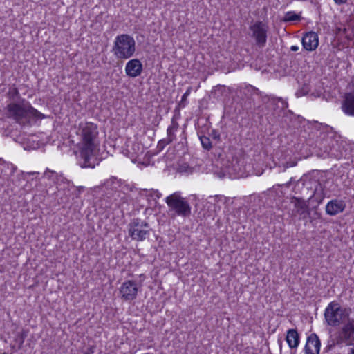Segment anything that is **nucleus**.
<instances>
[{
    "mask_svg": "<svg viewBox=\"0 0 354 354\" xmlns=\"http://www.w3.org/2000/svg\"><path fill=\"white\" fill-rule=\"evenodd\" d=\"M23 342H24V339H21V344H23Z\"/></svg>",
    "mask_w": 354,
    "mask_h": 354,
    "instance_id": "nucleus-28",
    "label": "nucleus"
},
{
    "mask_svg": "<svg viewBox=\"0 0 354 354\" xmlns=\"http://www.w3.org/2000/svg\"><path fill=\"white\" fill-rule=\"evenodd\" d=\"M112 51L118 59H128L131 58L136 52L134 38L128 34L116 36L113 41Z\"/></svg>",
    "mask_w": 354,
    "mask_h": 354,
    "instance_id": "nucleus-4",
    "label": "nucleus"
},
{
    "mask_svg": "<svg viewBox=\"0 0 354 354\" xmlns=\"http://www.w3.org/2000/svg\"><path fill=\"white\" fill-rule=\"evenodd\" d=\"M169 209L174 216L188 217L191 214L192 207L187 199L180 192H176L165 199Z\"/></svg>",
    "mask_w": 354,
    "mask_h": 354,
    "instance_id": "nucleus-5",
    "label": "nucleus"
},
{
    "mask_svg": "<svg viewBox=\"0 0 354 354\" xmlns=\"http://www.w3.org/2000/svg\"><path fill=\"white\" fill-rule=\"evenodd\" d=\"M124 71L127 76L135 78L141 75L142 64L138 59H131L126 64Z\"/></svg>",
    "mask_w": 354,
    "mask_h": 354,
    "instance_id": "nucleus-10",
    "label": "nucleus"
},
{
    "mask_svg": "<svg viewBox=\"0 0 354 354\" xmlns=\"http://www.w3.org/2000/svg\"><path fill=\"white\" fill-rule=\"evenodd\" d=\"M8 95L10 98L14 99L15 97H17L19 93L16 87H12L9 89Z\"/></svg>",
    "mask_w": 354,
    "mask_h": 354,
    "instance_id": "nucleus-22",
    "label": "nucleus"
},
{
    "mask_svg": "<svg viewBox=\"0 0 354 354\" xmlns=\"http://www.w3.org/2000/svg\"><path fill=\"white\" fill-rule=\"evenodd\" d=\"M178 129V124L176 122L172 120L171 124L167 128V136L169 142H171L175 139L176 132Z\"/></svg>",
    "mask_w": 354,
    "mask_h": 354,
    "instance_id": "nucleus-17",
    "label": "nucleus"
},
{
    "mask_svg": "<svg viewBox=\"0 0 354 354\" xmlns=\"http://www.w3.org/2000/svg\"><path fill=\"white\" fill-rule=\"evenodd\" d=\"M250 30L252 32V37L254 39L256 44L261 47L265 46L269 30L268 25L265 22L257 21L250 26Z\"/></svg>",
    "mask_w": 354,
    "mask_h": 354,
    "instance_id": "nucleus-7",
    "label": "nucleus"
},
{
    "mask_svg": "<svg viewBox=\"0 0 354 354\" xmlns=\"http://www.w3.org/2000/svg\"><path fill=\"white\" fill-rule=\"evenodd\" d=\"M324 317L331 326L343 325L334 340L335 344H342L348 340L354 333V321L349 317L348 310L337 301L330 302L325 309Z\"/></svg>",
    "mask_w": 354,
    "mask_h": 354,
    "instance_id": "nucleus-2",
    "label": "nucleus"
},
{
    "mask_svg": "<svg viewBox=\"0 0 354 354\" xmlns=\"http://www.w3.org/2000/svg\"><path fill=\"white\" fill-rule=\"evenodd\" d=\"M148 223L139 218L133 219L128 226V232L132 239L137 241H144L149 234Z\"/></svg>",
    "mask_w": 354,
    "mask_h": 354,
    "instance_id": "nucleus-6",
    "label": "nucleus"
},
{
    "mask_svg": "<svg viewBox=\"0 0 354 354\" xmlns=\"http://www.w3.org/2000/svg\"><path fill=\"white\" fill-rule=\"evenodd\" d=\"M147 196L152 197L154 200H157L162 196V194L157 189H150L147 192Z\"/></svg>",
    "mask_w": 354,
    "mask_h": 354,
    "instance_id": "nucleus-20",
    "label": "nucleus"
},
{
    "mask_svg": "<svg viewBox=\"0 0 354 354\" xmlns=\"http://www.w3.org/2000/svg\"><path fill=\"white\" fill-rule=\"evenodd\" d=\"M321 342L315 333L310 334L306 339L304 346V354H319Z\"/></svg>",
    "mask_w": 354,
    "mask_h": 354,
    "instance_id": "nucleus-9",
    "label": "nucleus"
},
{
    "mask_svg": "<svg viewBox=\"0 0 354 354\" xmlns=\"http://www.w3.org/2000/svg\"><path fill=\"white\" fill-rule=\"evenodd\" d=\"M291 203L294 205L296 212L299 215H303L308 211V204L304 199L293 197L291 199Z\"/></svg>",
    "mask_w": 354,
    "mask_h": 354,
    "instance_id": "nucleus-15",
    "label": "nucleus"
},
{
    "mask_svg": "<svg viewBox=\"0 0 354 354\" xmlns=\"http://www.w3.org/2000/svg\"><path fill=\"white\" fill-rule=\"evenodd\" d=\"M342 111L350 116H354V91L345 95L342 104Z\"/></svg>",
    "mask_w": 354,
    "mask_h": 354,
    "instance_id": "nucleus-14",
    "label": "nucleus"
},
{
    "mask_svg": "<svg viewBox=\"0 0 354 354\" xmlns=\"http://www.w3.org/2000/svg\"><path fill=\"white\" fill-rule=\"evenodd\" d=\"M192 87H188L185 93L183 95L180 102H179V106L184 108L187 104V99L192 92Z\"/></svg>",
    "mask_w": 354,
    "mask_h": 354,
    "instance_id": "nucleus-18",
    "label": "nucleus"
},
{
    "mask_svg": "<svg viewBox=\"0 0 354 354\" xmlns=\"http://www.w3.org/2000/svg\"><path fill=\"white\" fill-rule=\"evenodd\" d=\"M334 1L335 2V3L340 5L345 3L347 1V0H334Z\"/></svg>",
    "mask_w": 354,
    "mask_h": 354,
    "instance_id": "nucleus-25",
    "label": "nucleus"
},
{
    "mask_svg": "<svg viewBox=\"0 0 354 354\" xmlns=\"http://www.w3.org/2000/svg\"><path fill=\"white\" fill-rule=\"evenodd\" d=\"M350 353L354 354V347L350 349Z\"/></svg>",
    "mask_w": 354,
    "mask_h": 354,
    "instance_id": "nucleus-27",
    "label": "nucleus"
},
{
    "mask_svg": "<svg viewBox=\"0 0 354 354\" xmlns=\"http://www.w3.org/2000/svg\"><path fill=\"white\" fill-rule=\"evenodd\" d=\"M286 341L291 350L296 351L300 344V335L296 329H289L286 332Z\"/></svg>",
    "mask_w": 354,
    "mask_h": 354,
    "instance_id": "nucleus-13",
    "label": "nucleus"
},
{
    "mask_svg": "<svg viewBox=\"0 0 354 354\" xmlns=\"http://www.w3.org/2000/svg\"><path fill=\"white\" fill-rule=\"evenodd\" d=\"M44 176L49 180H53V183L59 185L62 183H65L66 182H67V179L62 175L56 173L55 171L50 170L49 169H47L45 171Z\"/></svg>",
    "mask_w": 354,
    "mask_h": 354,
    "instance_id": "nucleus-16",
    "label": "nucleus"
},
{
    "mask_svg": "<svg viewBox=\"0 0 354 354\" xmlns=\"http://www.w3.org/2000/svg\"><path fill=\"white\" fill-rule=\"evenodd\" d=\"M268 98V100H270L272 102V103H276L277 102H281L283 109L288 107L287 102L281 97L277 98V97H269Z\"/></svg>",
    "mask_w": 354,
    "mask_h": 354,
    "instance_id": "nucleus-21",
    "label": "nucleus"
},
{
    "mask_svg": "<svg viewBox=\"0 0 354 354\" xmlns=\"http://www.w3.org/2000/svg\"><path fill=\"white\" fill-rule=\"evenodd\" d=\"M238 164H239V162H238L237 160H235V162H234V160H233L232 162L231 166L232 167L233 171H236V170H237L236 167H237Z\"/></svg>",
    "mask_w": 354,
    "mask_h": 354,
    "instance_id": "nucleus-24",
    "label": "nucleus"
},
{
    "mask_svg": "<svg viewBox=\"0 0 354 354\" xmlns=\"http://www.w3.org/2000/svg\"><path fill=\"white\" fill-rule=\"evenodd\" d=\"M300 17L294 12H288L285 16V21H293L299 20Z\"/></svg>",
    "mask_w": 354,
    "mask_h": 354,
    "instance_id": "nucleus-19",
    "label": "nucleus"
},
{
    "mask_svg": "<svg viewBox=\"0 0 354 354\" xmlns=\"http://www.w3.org/2000/svg\"><path fill=\"white\" fill-rule=\"evenodd\" d=\"M7 114L8 118H12L18 123H21L24 120L32 117H39L40 113L28 102L21 99L17 102H11L8 104Z\"/></svg>",
    "mask_w": 354,
    "mask_h": 354,
    "instance_id": "nucleus-3",
    "label": "nucleus"
},
{
    "mask_svg": "<svg viewBox=\"0 0 354 354\" xmlns=\"http://www.w3.org/2000/svg\"><path fill=\"white\" fill-rule=\"evenodd\" d=\"M290 50L292 51H297L299 50V46H292L290 47Z\"/></svg>",
    "mask_w": 354,
    "mask_h": 354,
    "instance_id": "nucleus-26",
    "label": "nucleus"
},
{
    "mask_svg": "<svg viewBox=\"0 0 354 354\" xmlns=\"http://www.w3.org/2000/svg\"><path fill=\"white\" fill-rule=\"evenodd\" d=\"M139 287L136 281L127 280L124 281L119 289L121 298L125 301H132L138 295Z\"/></svg>",
    "mask_w": 354,
    "mask_h": 354,
    "instance_id": "nucleus-8",
    "label": "nucleus"
},
{
    "mask_svg": "<svg viewBox=\"0 0 354 354\" xmlns=\"http://www.w3.org/2000/svg\"><path fill=\"white\" fill-rule=\"evenodd\" d=\"M301 41L304 49L308 51H313L319 45V37L316 32H309L303 36Z\"/></svg>",
    "mask_w": 354,
    "mask_h": 354,
    "instance_id": "nucleus-12",
    "label": "nucleus"
},
{
    "mask_svg": "<svg viewBox=\"0 0 354 354\" xmlns=\"http://www.w3.org/2000/svg\"><path fill=\"white\" fill-rule=\"evenodd\" d=\"M98 133L97 126L95 124L91 122L80 123L77 131V134L80 137L79 157L83 161L82 166L84 167H93L92 161L98 153Z\"/></svg>",
    "mask_w": 354,
    "mask_h": 354,
    "instance_id": "nucleus-1",
    "label": "nucleus"
},
{
    "mask_svg": "<svg viewBox=\"0 0 354 354\" xmlns=\"http://www.w3.org/2000/svg\"><path fill=\"white\" fill-rule=\"evenodd\" d=\"M346 203L341 199H333L326 205V213L330 216H335L344 211Z\"/></svg>",
    "mask_w": 354,
    "mask_h": 354,
    "instance_id": "nucleus-11",
    "label": "nucleus"
},
{
    "mask_svg": "<svg viewBox=\"0 0 354 354\" xmlns=\"http://www.w3.org/2000/svg\"><path fill=\"white\" fill-rule=\"evenodd\" d=\"M201 140L202 145L205 149H208L211 147V143H210L209 139L208 138H207V137L202 138H201Z\"/></svg>",
    "mask_w": 354,
    "mask_h": 354,
    "instance_id": "nucleus-23",
    "label": "nucleus"
}]
</instances>
